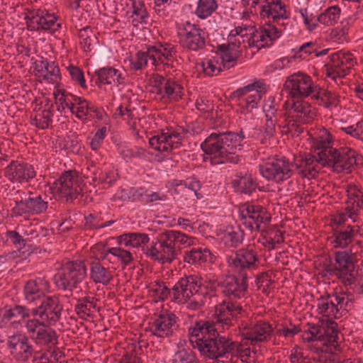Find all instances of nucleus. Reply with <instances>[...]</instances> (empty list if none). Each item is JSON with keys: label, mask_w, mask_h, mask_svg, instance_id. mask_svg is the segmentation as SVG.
Segmentation results:
<instances>
[{"label": "nucleus", "mask_w": 363, "mask_h": 363, "mask_svg": "<svg viewBox=\"0 0 363 363\" xmlns=\"http://www.w3.org/2000/svg\"><path fill=\"white\" fill-rule=\"evenodd\" d=\"M328 135L325 140L316 141L313 146V152L301 157L299 164H295L298 174L308 179L315 178L322 167H332L337 172L349 171L356 164L355 152L345 148L339 151L330 146L331 140Z\"/></svg>", "instance_id": "1"}, {"label": "nucleus", "mask_w": 363, "mask_h": 363, "mask_svg": "<svg viewBox=\"0 0 363 363\" xmlns=\"http://www.w3.org/2000/svg\"><path fill=\"white\" fill-rule=\"evenodd\" d=\"M213 320H199L189 330L190 342L196 344L201 354L211 359L223 357L235 346L228 343V335H223Z\"/></svg>", "instance_id": "2"}, {"label": "nucleus", "mask_w": 363, "mask_h": 363, "mask_svg": "<svg viewBox=\"0 0 363 363\" xmlns=\"http://www.w3.org/2000/svg\"><path fill=\"white\" fill-rule=\"evenodd\" d=\"M244 138L242 131L239 133H213L201 143V147L206 155L211 156L212 165L238 164L240 158L236 152L240 150Z\"/></svg>", "instance_id": "3"}, {"label": "nucleus", "mask_w": 363, "mask_h": 363, "mask_svg": "<svg viewBox=\"0 0 363 363\" xmlns=\"http://www.w3.org/2000/svg\"><path fill=\"white\" fill-rule=\"evenodd\" d=\"M86 277V267L82 261L66 262L61 271L55 276L58 288L72 292L75 291L77 295H80L84 289H88V284L84 282Z\"/></svg>", "instance_id": "4"}, {"label": "nucleus", "mask_w": 363, "mask_h": 363, "mask_svg": "<svg viewBox=\"0 0 363 363\" xmlns=\"http://www.w3.org/2000/svg\"><path fill=\"white\" fill-rule=\"evenodd\" d=\"M354 253L347 251L336 252L335 253V264L328 267L327 271L330 274L335 275L345 286H350L355 282L356 272L354 262H356Z\"/></svg>", "instance_id": "5"}, {"label": "nucleus", "mask_w": 363, "mask_h": 363, "mask_svg": "<svg viewBox=\"0 0 363 363\" xmlns=\"http://www.w3.org/2000/svg\"><path fill=\"white\" fill-rule=\"evenodd\" d=\"M289 101H286L284 108L286 110L285 121L288 128H297L298 123H310L315 116V111L311 104L302 99H293L292 104L289 107Z\"/></svg>", "instance_id": "6"}, {"label": "nucleus", "mask_w": 363, "mask_h": 363, "mask_svg": "<svg viewBox=\"0 0 363 363\" xmlns=\"http://www.w3.org/2000/svg\"><path fill=\"white\" fill-rule=\"evenodd\" d=\"M294 164L285 157L272 158L259 164V169L263 177L277 184L289 179L293 175Z\"/></svg>", "instance_id": "7"}, {"label": "nucleus", "mask_w": 363, "mask_h": 363, "mask_svg": "<svg viewBox=\"0 0 363 363\" xmlns=\"http://www.w3.org/2000/svg\"><path fill=\"white\" fill-rule=\"evenodd\" d=\"M18 196L15 199V206L12 211L18 216L23 214H40L48 208L47 196L44 198L41 195H35L31 192L28 196L25 192L18 191Z\"/></svg>", "instance_id": "8"}, {"label": "nucleus", "mask_w": 363, "mask_h": 363, "mask_svg": "<svg viewBox=\"0 0 363 363\" xmlns=\"http://www.w3.org/2000/svg\"><path fill=\"white\" fill-rule=\"evenodd\" d=\"M308 329L303 334V339L307 342L318 341L321 345L328 343L335 345L338 340L337 323L332 320H327L322 325L308 324Z\"/></svg>", "instance_id": "9"}, {"label": "nucleus", "mask_w": 363, "mask_h": 363, "mask_svg": "<svg viewBox=\"0 0 363 363\" xmlns=\"http://www.w3.org/2000/svg\"><path fill=\"white\" fill-rule=\"evenodd\" d=\"M143 250L151 259L162 264L171 263L177 258L179 252L172 245L171 239L165 232L160 235L157 242H152L150 247L147 246Z\"/></svg>", "instance_id": "10"}, {"label": "nucleus", "mask_w": 363, "mask_h": 363, "mask_svg": "<svg viewBox=\"0 0 363 363\" xmlns=\"http://www.w3.org/2000/svg\"><path fill=\"white\" fill-rule=\"evenodd\" d=\"M62 306L58 297L46 296L40 301V305L31 309L33 316H38L46 325L55 324L61 317Z\"/></svg>", "instance_id": "11"}, {"label": "nucleus", "mask_w": 363, "mask_h": 363, "mask_svg": "<svg viewBox=\"0 0 363 363\" xmlns=\"http://www.w3.org/2000/svg\"><path fill=\"white\" fill-rule=\"evenodd\" d=\"M203 285L198 277L184 276L179 279L172 288V300L177 302L187 301L196 293L208 289Z\"/></svg>", "instance_id": "12"}, {"label": "nucleus", "mask_w": 363, "mask_h": 363, "mask_svg": "<svg viewBox=\"0 0 363 363\" xmlns=\"http://www.w3.org/2000/svg\"><path fill=\"white\" fill-rule=\"evenodd\" d=\"M318 85H315L311 78L302 72L291 75L284 84V87L294 99L296 98H306L313 95V90Z\"/></svg>", "instance_id": "13"}, {"label": "nucleus", "mask_w": 363, "mask_h": 363, "mask_svg": "<svg viewBox=\"0 0 363 363\" xmlns=\"http://www.w3.org/2000/svg\"><path fill=\"white\" fill-rule=\"evenodd\" d=\"M228 262L239 274L246 273L248 277L252 269L258 267L259 259L254 249L242 248L238 250L234 257H230Z\"/></svg>", "instance_id": "14"}, {"label": "nucleus", "mask_w": 363, "mask_h": 363, "mask_svg": "<svg viewBox=\"0 0 363 363\" xmlns=\"http://www.w3.org/2000/svg\"><path fill=\"white\" fill-rule=\"evenodd\" d=\"M247 274L242 273L239 278L233 275L228 276L223 281H213L211 286L220 287L224 296L230 298H240L243 297L247 290Z\"/></svg>", "instance_id": "15"}, {"label": "nucleus", "mask_w": 363, "mask_h": 363, "mask_svg": "<svg viewBox=\"0 0 363 363\" xmlns=\"http://www.w3.org/2000/svg\"><path fill=\"white\" fill-rule=\"evenodd\" d=\"M177 317L172 313L164 312L150 323L149 330L152 336L164 339L171 337L177 330Z\"/></svg>", "instance_id": "16"}, {"label": "nucleus", "mask_w": 363, "mask_h": 363, "mask_svg": "<svg viewBox=\"0 0 363 363\" xmlns=\"http://www.w3.org/2000/svg\"><path fill=\"white\" fill-rule=\"evenodd\" d=\"M184 138V133L179 130L167 129L160 135L152 137L149 143L151 147L159 152H169L178 148Z\"/></svg>", "instance_id": "17"}, {"label": "nucleus", "mask_w": 363, "mask_h": 363, "mask_svg": "<svg viewBox=\"0 0 363 363\" xmlns=\"http://www.w3.org/2000/svg\"><path fill=\"white\" fill-rule=\"evenodd\" d=\"M242 307L237 303L223 301L216 308V317L213 322L218 324L223 335H225L236 320L238 315L241 313Z\"/></svg>", "instance_id": "18"}, {"label": "nucleus", "mask_w": 363, "mask_h": 363, "mask_svg": "<svg viewBox=\"0 0 363 363\" xmlns=\"http://www.w3.org/2000/svg\"><path fill=\"white\" fill-rule=\"evenodd\" d=\"M57 17L45 10L38 9L29 11L26 16L28 29L30 30L55 31L60 26L57 23Z\"/></svg>", "instance_id": "19"}, {"label": "nucleus", "mask_w": 363, "mask_h": 363, "mask_svg": "<svg viewBox=\"0 0 363 363\" xmlns=\"http://www.w3.org/2000/svg\"><path fill=\"white\" fill-rule=\"evenodd\" d=\"M204 34L201 28L187 22L186 27L179 33V43L187 50L198 51L206 45Z\"/></svg>", "instance_id": "20"}, {"label": "nucleus", "mask_w": 363, "mask_h": 363, "mask_svg": "<svg viewBox=\"0 0 363 363\" xmlns=\"http://www.w3.org/2000/svg\"><path fill=\"white\" fill-rule=\"evenodd\" d=\"M79 179L75 171H67L55 183L57 191L66 197L67 201H73L81 194L82 189L79 184Z\"/></svg>", "instance_id": "21"}, {"label": "nucleus", "mask_w": 363, "mask_h": 363, "mask_svg": "<svg viewBox=\"0 0 363 363\" xmlns=\"http://www.w3.org/2000/svg\"><path fill=\"white\" fill-rule=\"evenodd\" d=\"M331 67L327 69V76L335 81L337 78L345 77L354 66V61L350 52L341 51L330 55Z\"/></svg>", "instance_id": "22"}, {"label": "nucleus", "mask_w": 363, "mask_h": 363, "mask_svg": "<svg viewBox=\"0 0 363 363\" xmlns=\"http://www.w3.org/2000/svg\"><path fill=\"white\" fill-rule=\"evenodd\" d=\"M273 332L272 325L266 321L250 323L242 328L241 335L251 342H267L271 338Z\"/></svg>", "instance_id": "23"}, {"label": "nucleus", "mask_w": 363, "mask_h": 363, "mask_svg": "<svg viewBox=\"0 0 363 363\" xmlns=\"http://www.w3.org/2000/svg\"><path fill=\"white\" fill-rule=\"evenodd\" d=\"M33 167L28 163L13 160L5 169L4 176L12 182H28L35 177Z\"/></svg>", "instance_id": "24"}, {"label": "nucleus", "mask_w": 363, "mask_h": 363, "mask_svg": "<svg viewBox=\"0 0 363 363\" xmlns=\"http://www.w3.org/2000/svg\"><path fill=\"white\" fill-rule=\"evenodd\" d=\"M174 47L169 44H160L148 48L149 59L152 65L162 64L164 69L172 67L169 62H173L176 57Z\"/></svg>", "instance_id": "25"}, {"label": "nucleus", "mask_w": 363, "mask_h": 363, "mask_svg": "<svg viewBox=\"0 0 363 363\" xmlns=\"http://www.w3.org/2000/svg\"><path fill=\"white\" fill-rule=\"evenodd\" d=\"M8 347L17 361L26 362L33 353V345L28 338L23 335L11 336L8 341Z\"/></svg>", "instance_id": "26"}, {"label": "nucleus", "mask_w": 363, "mask_h": 363, "mask_svg": "<svg viewBox=\"0 0 363 363\" xmlns=\"http://www.w3.org/2000/svg\"><path fill=\"white\" fill-rule=\"evenodd\" d=\"M259 14L263 19L267 18L278 24L280 20L287 19L289 16L281 0H264L260 7Z\"/></svg>", "instance_id": "27"}, {"label": "nucleus", "mask_w": 363, "mask_h": 363, "mask_svg": "<svg viewBox=\"0 0 363 363\" xmlns=\"http://www.w3.org/2000/svg\"><path fill=\"white\" fill-rule=\"evenodd\" d=\"M35 75L48 83H57L60 79V71L54 62L41 57L34 62Z\"/></svg>", "instance_id": "28"}, {"label": "nucleus", "mask_w": 363, "mask_h": 363, "mask_svg": "<svg viewBox=\"0 0 363 363\" xmlns=\"http://www.w3.org/2000/svg\"><path fill=\"white\" fill-rule=\"evenodd\" d=\"M96 76V84L99 87L102 84H114L121 91L125 84V77L118 69L113 67H102L94 72Z\"/></svg>", "instance_id": "29"}, {"label": "nucleus", "mask_w": 363, "mask_h": 363, "mask_svg": "<svg viewBox=\"0 0 363 363\" xmlns=\"http://www.w3.org/2000/svg\"><path fill=\"white\" fill-rule=\"evenodd\" d=\"M99 259L90 262V279L96 284L108 285L113 279L111 272L101 262Z\"/></svg>", "instance_id": "30"}, {"label": "nucleus", "mask_w": 363, "mask_h": 363, "mask_svg": "<svg viewBox=\"0 0 363 363\" xmlns=\"http://www.w3.org/2000/svg\"><path fill=\"white\" fill-rule=\"evenodd\" d=\"M219 51L223 66L226 69L234 67L241 55L239 46L235 43H229L228 45H221L219 46Z\"/></svg>", "instance_id": "31"}, {"label": "nucleus", "mask_w": 363, "mask_h": 363, "mask_svg": "<svg viewBox=\"0 0 363 363\" xmlns=\"http://www.w3.org/2000/svg\"><path fill=\"white\" fill-rule=\"evenodd\" d=\"M101 261L107 260L112 264L120 261L124 265H128L133 261V255L129 251L120 247H111L101 253Z\"/></svg>", "instance_id": "32"}, {"label": "nucleus", "mask_w": 363, "mask_h": 363, "mask_svg": "<svg viewBox=\"0 0 363 363\" xmlns=\"http://www.w3.org/2000/svg\"><path fill=\"white\" fill-rule=\"evenodd\" d=\"M334 246L335 247L344 248L351 243L354 238V225H347V226L336 227L334 230Z\"/></svg>", "instance_id": "33"}, {"label": "nucleus", "mask_w": 363, "mask_h": 363, "mask_svg": "<svg viewBox=\"0 0 363 363\" xmlns=\"http://www.w3.org/2000/svg\"><path fill=\"white\" fill-rule=\"evenodd\" d=\"M96 299L91 296L77 298L74 305V311L80 318L86 320L92 317L96 311Z\"/></svg>", "instance_id": "34"}, {"label": "nucleus", "mask_w": 363, "mask_h": 363, "mask_svg": "<svg viewBox=\"0 0 363 363\" xmlns=\"http://www.w3.org/2000/svg\"><path fill=\"white\" fill-rule=\"evenodd\" d=\"M312 99L317 101L318 105L327 108L337 106L340 102L339 96L335 93L325 90L319 86L315 87Z\"/></svg>", "instance_id": "35"}, {"label": "nucleus", "mask_w": 363, "mask_h": 363, "mask_svg": "<svg viewBox=\"0 0 363 363\" xmlns=\"http://www.w3.org/2000/svg\"><path fill=\"white\" fill-rule=\"evenodd\" d=\"M149 242L147 235L140 233H125L118 237V242L124 245L125 247H143Z\"/></svg>", "instance_id": "36"}, {"label": "nucleus", "mask_w": 363, "mask_h": 363, "mask_svg": "<svg viewBox=\"0 0 363 363\" xmlns=\"http://www.w3.org/2000/svg\"><path fill=\"white\" fill-rule=\"evenodd\" d=\"M259 210H261V206L259 205L246 203L240 211V216L242 220V224L251 230H253L255 220H257Z\"/></svg>", "instance_id": "37"}, {"label": "nucleus", "mask_w": 363, "mask_h": 363, "mask_svg": "<svg viewBox=\"0 0 363 363\" xmlns=\"http://www.w3.org/2000/svg\"><path fill=\"white\" fill-rule=\"evenodd\" d=\"M34 340L37 344L52 347L57 344L56 332L50 328H40Z\"/></svg>", "instance_id": "38"}, {"label": "nucleus", "mask_w": 363, "mask_h": 363, "mask_svg": "<svg viewBox=\"0 0 363 363\" xmlns=\"http://www.w3.org/2000/svg\"><path fill=\"white\" fill-rule=\"evenodd\" d=\"M252 92L251 94L247 96L242 99V101L240 103V106L242 108L246 109L248 112H251L252 110L257 108V104L262 99V96L266 93V89L263 84L262 86L254 89Z\"/></svg>", "instance_id": "39"}, {"label": "nucleus", "mask_w": 363, "mask_h": 363, "mask_svg": "<svg viewBox=\"0 0 363 363\" xmlns=\"http://www.w3.org/2000/svg\"><path fill=\"white\" fill-rule=\"evenodd\" d=\"M210 255L211 252L207 248H192L189 251L185 252L184 260L191 264H201L206 262Z\"/></svg>", "instance_id": "40"}, {"label": "nucleus", "mask_w": 363, "mask_h": 363, "mask_svg": "<svg viewBox=\"0 0 363 363\" xmlns=\"http://www.w3.org/2000/svg\"><path fill=\"white\" fill-rule=\"evenodd\" d=\"M25 299L28 303H33L42 298H45V294L36 280H29L24 286Z\"/></svg>", "instance_id": "41"}, {"label": "nucleus", "mask_w": 363, "mask_h": 363, "mask_svg": "<svg viewBox=\"0 0 363 363\" xmlns=\"http://www.w3.org/2000/svg\"><path fill=\"white\" fill-rule=\"evenodd\" d=\"M213 291H215V286H210L208 289H203V291L196 293L191 296L192 298L188 299L189 301L187 303V308L194 311L201 309L206 300L210 298V292Z\"/></svg>", "instance_id": "42"}, {"label": "nucleus", "mask_w": 363, "mask_h": 363, "mask_svg": "<svg viewBox=\"0 0 363 363\" xmlns=\"http://www.w3.org/2000/svg\"><path fill=\"white\" fill-rule=\"evenodd\" d=\"M232 185L236 191L245 194H251L257 188L252 177L247 174L239 179L233 180Z\"/></svg>", "instance_id": "43"}, {"label": "nucleus", "mask_w": 363, "mask_h": 363, "mask_svg": "<svg viewBox=\"0 0 363 363\" xmlns=\"http://www.w3.org/2000/svg\"><path fill=\"white\" fill-rule=\"evenodd\" d=\"M340 15V9L338 6H330L317 16L316 21L328 26H333L338 21Z\"/></svg>", "instance_id": "44"}, {"label": "nucleus", "mask_w": 363, "mask_h": 363, "mask_svg": "<svg viewBox=\"0 0 363 363\" xmlns=\"http://www.w3.org/2000/svg\"><path fill=\"white\" fill-rule=\"evenodd\" d=\"M322 346L323 347L320 348V351L322 352V354L320 357V359L328 363L340 362V355L337 352H340L338 340H337V343L335 342V345L328 343L327 345Z\"/></svg>", "instance_id": "45"}, {"label": "nucleus", "mask_w": 363, "mask_h": 363, "mask_svg": "<svg viewBox=\"0 0 363 363\" xmlns=\"http://www.w3.org/2000/svg\"><path fill=\"white\" fill-rule=\"evenodd\" d=\"M330 296L328 295L327 297H321L318 299V309L320 313L333 318H337L339 309L333 301L330 300Z\"/></svg>", "instance_id": "46"}, {"label": "nucleus", "mask_w": 363, "mask_h": 363, "mask_svg": "<svg viewBox=\"0 0 363 363\" xmlns=\"http://www.w3.org/2000/svg\"><path fill=\"white\" fill-rule=\"evenodd\" d=\"M52 112L50 108L44 109L30 118V123L40 129H45L52 123Z\"/></svg>", "instance_id": "47"}, {"label": "nucleus", "mask_w": 363, "mask_h": 363, "mask_svg": "<svg viewBox=\"0 0 363 363\" xmlns=\"http://www.w3.org/2000/svg\"><path fill=\"white\" fill-rule=\"evenodd\" d=\"M261 28L265 40L264 45L266 47L271 46L274 40L281 35V32L272 24L271 21H266L264 25L261 26Z\"/></svg>", "instance_id": "48"}, {"label": "nucleus", "mask_w": 363, "mask_h": 363, "mask_svg": "<svg viewBox=\"0 0 363 363\" xmlns=\"http://www.w3.org/2000/svg\"><path fill=\"white\" fill-rule=\"evenodd\" d=\"M228 343H233L235 346L231 351L226 352V354H235L240 358L241 361L245 363H251L255 361V355H252L250 347L244 348L241 345L232 341L229 337H228ZM254 354H255V353H254Z\"/></svg>", "instance_id": "49"}, {"label": "nucleus", "mask_w": 363, "mask_h": 363, "mask_svg": "<svg viewBox=\"0 0 363 363\" xmlns=\"http://www.w3.org/2000/svg\"><path fill=\"white\" fill-rule=\"evenodd\" d=\"M264 238L266 240L264 243V246H267L272 249H274L277 245L284 242L282 231L275 227L269 228L266 231V235Z\"/></svg>", "instance_id": "50"}, {"label": "nucleus", "mask_w": 363, "mask_h": 363, "mask_svg": "<svg viewBox=\"0 0 363 363\" xmlns=\"http://www.w3.org/2000/svg\"><path fill=\"white\" fill-rule=\"evenodd\" d=\"M218 7L215 0H199L196 13L201 18H206L211 16Z\"/></svg>", "instance_id": "51"}, {"label": "nucleus", "mask_w": 363, "mask_h": 363, "mask_svg": "<svg viewBox=\"0 0 363 363\" xmlns=\"http://www.w3.org/2000/svg\"><path fill=\"white\" fill-rule=\"evenodd\" d=\"M6 313L8 321L11 320L12 319L20 321L21 320L29 318L32 315L31 309L20 305H16L13 308H7V311H6Z\"/></svg>", "instance_id": "52"}, {"label": "nucleus", "mask_w": 363, "mask_h": 363, "mask_svg": "<svg viewBox=\"0 0 363 363\" xmlns=\"http://www.w3.org/2000/svg\"><path fill=\"white\" fill-rule=\"evenodd\" d=\"M173 363H199V360L192 350L183 348L176 352Z\"/></svg>", "instance_id": "53"}, {"label": "nucleus", "mask_w": 363, "mask_h": 363, "mask_svg": "<svg viewBox=\"0 0 363 363\" xmlns=\"http://www.w3.org/2000/svg\"><path fill=\"white\" fill-rule=\"evenodd\" d=\"M165 233L167 237H169V239L171 238L172 245L174 247L175 250H177V247L179 248L181 245H190L191 244V238L179 231L167 230Z\"/></svg>", "instance_id": "54"}, {"label": "nucleus", "mask_w": 363, "mask_h": 363, "mask_svg": "<svg viewBox=\"0 0 363 363\" xmlns=\"http://www.w3.org/2000/svg\"><path fill=\"white\" fill-rule=\"evenodd\" d=\"M222 240L226 246L236 247L242 243L243 240V233L241 231L232 230L230 232L225 233L223 235Z\"/></svg>", "instance_id": "55"}, {"label": "nucleus", "mask_w": 363, "mask_h": 363, "mask_svg": "<svg viewBox=\"0 0 363 363\" xmlns=\"http://www.w3.org/2000/svg\"><path fill=\"white\" fill-rule=\"evenodd\" d=\"M263 86V83L259 81L255 82L252 84H250L244 87L239 88L231 94V98L233 99H237L239 101V104L240 101H242V99L247 93L252 91L254 89L257 88H260Z\"/></svg>", "instance_id": "56"}, {"label": "nucleus", "mask_w": 363, "mask_h": 363, "mask_svg": "<svg viewBox=\"0 0 363 363\" xmlns=\"http://www.w3.org/2000/svg\"><path fill=\"white\" fill-rule=\"evenodd\" d=\"M250 32V37L248 39L250 47H257L258 49L266 47L264 38L263 37L261 26L259 29H254Z\"/></svg>", "instance_id": "57"}, {"label": "nucleus", "mask_w": 363, "mask_h": 363, "mask_svg": "<svg viewBox=\"0 0 363 363\" xmlns=\"http://www.w3.org/2000/svg\"><path fill=\"white\" fill-rule=\"evenodd\" d=\"M142 189L138 190L134 196L145 203H152L157 201H164L167 199L164 194H160L159 192H151L146 190L144 193L140 192Z\"/></svg>", "instance_id": "58"}, {"label": "nucleus", "mask_w": 363, "mask_h": 363, "mask_svg": "<svg viewBox=\"0 0 363 363\" xmlns=\"http://www.w3.org/2000/svg\"><path fill=\"white\" fill-rule=\"evenodd\" d=\"M256 284L257 287L261 289L263 293L267 294L269 288L272 284V278L269 272L262 273L257 277Z\"/></svg>", "instance_id": "59"}, {"label": "nucleus", "mask_w": 363, "mask_h": 363, "mask_svg": "<svg viewBox=\"0 0 363 363\" xmlns=\"http://www.w3.org/2000/svg\"><path fill=\"white\" fill-rule=\"evenodd\" d=\"M72 79L77 82L82 88H86V82L84 73L79 67L70 65L67 67Z\"/></svg>", "instance_id": "60"}, {"label": "nucleus", "mask_w": 363, "mask_h": 363, "mask_svg": "<svg viewBox=\"0 0 363 363\" xmlns=\"http://www.w3.org/2000/svg\"><path fill=\"white\" fill-rule=\"evenodd\" d=\"M45 323L43 322L41 320H39L38 319L33 318L28 320L26 322V328L27 329L28 333L30 334V337L34 340L35 335L38 334V330L40 328H43L42 326L45 325Z\"/></svg>", "instance_id": "61"}, {"label": "nucleus", "mask_w": 363, "mask_h": 363, "mask_svg": "<svg viewBox=\"0 0 363 363\" xmlns=\"http://www.w3.org/2000/svg\"><path fill=\"white\" fill-rule=\"evenodd\" d=\"M91 111H96V110L94 109V107L89 106V103L86 100H83L82 102L76 106L74 114H75L78 118L82 119L89 115Z\"/></svg>", "instance_id": "62"}, {"label": "nucleus", "mask_w": 363, "mask_h": 363, "mask_svg": "<svg viewBox=\"0 0 363 363\" xmlns=\"http://www.w3.org/2000/svg\"><path fill=\"white\" fill-rule=\"evenodd\" d=\"M217 64L218 61L214 60H208L206 62H203L202 66L204 73L208 76L220 73L222 69L220 67H217Z\"/></svg>", "instance_id": "63"}, {"label": "nucleus", "mask_w": 363, "mask_h": 363, "mask_svg": "<svg viewBox=\"0 0 363 363\" xmlns=\"http://www.w3.org/2000/svg\"><path fill=\"white\" fill-rule=\"evenodd\" d=\"M258 214L257 220H255L253 223V229L257 230H259L261 224H267L271 220L270 215L264 207L261 206V210H259Z\"/></svg>", "instance_id": "64"}]
</instances>
